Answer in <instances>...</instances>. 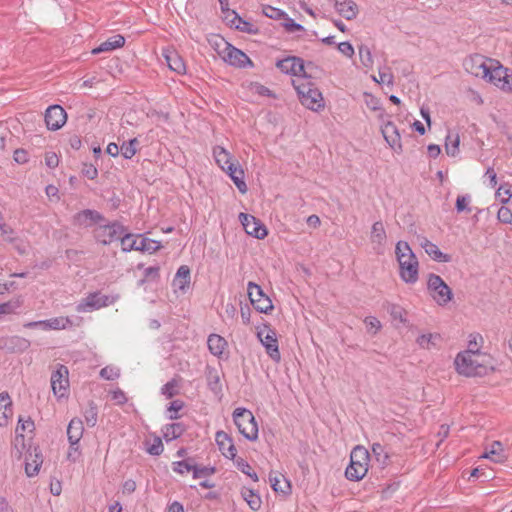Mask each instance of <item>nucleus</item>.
Returning a JSON list of instances; mask_svg holds the SVG:
<instances>
[{
    "mask_svg": "<svg viewBox=\"0 0 512 512\" xmlns=\"http://www.w3.org/2000/svg\"><path fill=\"white\" fill-rule=\"evenodd\" d=\"M454 363L457 372L465 377H481L493 370L485 354L472 353V350L458 353Z\"/></svg>",
    "mask_w": 512,
    "mask_h": 512,
    "instance_id": "f257e3e1",
    "label": "nucleus"
},
{
    "mask_svg": "<svg viewBox=\"0 0 512 512\" xmlns=\"http://www.w3.org/2000/svg\"><path fill=\"white\" fill-rule=\"evenodd\" d=\"M395 254L401 280L407 284H415L419 278V262L409 244L405 241H398Z\"/></svg>",
    "mask_w": 512,
    "mask_h": 512,
    "instance_id": "f03ea898",
    "label": "nucleus"
},
{
    "mask_svg": "<svg viewBox=\"0 0 512 512\" xmlns=\"http://www.w3.org/2000/svg\"><path fill=\"white\" fill-rule=\"evenodd\" d=\"M292 85L297 91L302 105L312 111H319L324 108V99L322 93L314 87L310 78H294Z\"/></svg>",
    "mask_w": 512,
    "mask_h": 512,
    "instance_id": "7ed1b4c3",
    "label": "nucleus"
},
{
    "mask_svg": "<svg viewBox=\"0 0 512 512\" xmlns=\"http://www.w3.org/2000/svg\"><path fill=\"white\" fill-rule=\"evenodd\" d=\"M370 455L367 449L362 446H356L350 454V464L345 470V476L348 480L359 481L368 472Z\"/></svg>",
    "mask_w": 512,
    "mask_h": 512,
    "instance_id": "20e7f679",
    "label": "nucleus"
},
{
    "mask_svg": "<svg viewBox=\"0 0 512 512\" xmlns=\"http://www.w3.org/2000/svg\"><path fill=\"white\" fill-rule=\"evenodd\" d=\"M217 53L220 58L231 66L245 68L252 66L253 63L250 58L240 49L232 46L230 43L225 41L223 38H219L216 41Z\"/></svg>",
    "mask_w": 512,
    "mask_h": 512,
    "instance_id": "39448f33",
    "label": "nucleus"
},
{
    "mask_svg": "<svg viewBox=\"0 0 512 512\" xmlns=\"http://www.w3.org/2000/svg\"><path fill=\"white\" fill-rule=\"evenodd\" d=\"M233 420L242 434L247 440L255 441L258 438V425L253 413L246 408H236L233 412Z\"/></svg>",
    "mask_w": 512,
    "mask_h": 512,
    "instance_id": "423d86ee",
    "label": "nucleus"
},
{
    "mask_svg": "<svg viewBox=\"0 0 512 512\" xmlns=\"http://www.w3.org/2000/svg\"><path fill=\"white\" fill-rule=\"evenodd\" d=\"M161 247L160 242L144 237L141 234L134 235L126 233L121 238V248L123 252L135 250L152 254L158 251Z\"/></svg>",
    "mask_w": 512,
    "mask_h": 512,
    "instance_id": "0eeeda50",
    "label": "nucleus"
},
{
    "mask_svg": "<svg viewBox=\"0 0 512 512\" xmlns=\"http://www.w3.org/2000/svg\"><path fill=\"white\" fill-rule=\"evenodd\" d=\"M276 66L285 74H290L295 78L307 79L311 78V74L307 70L313 67V63L308 62L305 64L301 58L290 56L277 61Z\"/></svg>",
    "mask_w": 512,
    "mask_h": 512,
    "instance_id": "6e6552de",
    "label": "nucleus"
},
{
    "mask_svg": "<svg viewBox=\"0 0 512 512\" xmlns=\"http://www.w3.org/2000/svg\"><path fill=\"white\" fill-rule=\"evenodd\" d=\"M50 381L52 392L58 400L68 398L70 392L69 370L65 365L57 364Z\"/></svg>",
    "mask_w": 512,
    "mask_h": 512,
    "instance_id": "1a4fd4ad",
    "label": "nucleus"
},
{
    "mask_svg": "<svg viewBox=\"0 0 512 512\" xmlns=\"http://www.w3.org/2000/svg\"><path fill=\"white\" fill-rule=\"evenodd\" d=\"M427 288L439 305H445L452 299V290L439 275L429 274Z\"/></svg>",
    "mask_w": 512,
    "mask_h": 512,
    "instance_id": "9d476101",
    "label": "nucleus"
},
{
    "mask_svg": "<svg viewBox=\"0 0 512 512\" xmlns=\"http://www.w3.org/2000/svg\"><path fill=\"white\" fill-rule=\"evenodd\" d=\"M126 234V228L119 222L99 225L94 230V236L97 242L103 245H109L116 240H120Z\"/></svg>",
    "mask_w": 512,
    "mask_h": 512,
    "instance_id": "9b49d317",
    "label": "nucleus"
},
{
    "mask_svg": "<svg viewBox=\"0 0 512 512\" xmlns=\"http://www.w3.org/2000/svg\"><path fill=\"white\" fill-rule=\"evenodd\" d=\"M257 337L259 338L262 345L265 347L266 353L269 355V357L273 361L279 362L281 359V355L279 351L277 334L275 329H273L270 325L265 324L262 327L258 328Z\"/></svg>",
    "mask_w": 512,
    "mask_h": 512,
    "instance_id": "f8f14e48",
    "label": "nucleus"
},
{
    "mask_svg": "<svg viewBox=\"0 0 512 512\" xmlns=\"http://www.w3.org/2000/svg\"><path fill=\"white\" fill-rule=\"evenodd\" d=\"M488 68L489 71L484 80L505 92L509 84V77L512 76V70L503 67L497 60H491Z\"/></svg>",
    "mask_w": 512,
    "mask_h": 512,
    "instance_id": "ddd939ff",
    "label": "nucleus"
},
{
    "mask_svg": "<svg viewBox=\"0 0 512 512\" xmlns=\"http://www.w3.org/2000/svg\"><path fill=\"white\" fill-rule=\"evenodd\" d=\"M114 299L100 292L89 293L77 305L76 311L79 313L91 312L113 304Z\"/></svg>",
    "mask_w": 512,
    "mask_h": 512,
    "instance_id": "4468645a",
    "label": "nucleus"
},
{
    "mask_svg": "<svg viewBox=\"0 0 512 512\" xmlns=\"http://www.w3.org/2000/svg\"><path fill=\"white\" fill-rule=\"evenodd\" d=\"M247 292L252 305L257 311L267 314L273 309L271 299L256 283L249 282L247 285Z\"/></svg>",
    "mask_w": 512,
    "mask_h": 512,
    "instance_id": "2eb2a0df",
    "label": "nucleus"
},
{
    "mask_svg": "<svg viewBox=\"0 0 512 512\" xmlns=\"http://www.w3.org/2000/svg\"><path fill=\"white\" fill-rule=\"evenodd\" d=\"M491 60L492 59L476 54L466 58L463 66L469 74L484 79L487 77Z\"/></svg>",
    "mask_w": 512,
    "mask_h": 512,
    "instance_id": "dca6fc26",
    "label": "nucleus"
},
{
    "mask_svg": "<svg viewBox=\"0 0 512 512\" xmlns=\"http://www.w3.org/2000/svg\"><path fill=\"white\" fill-rule=\"evenodd\" d=\"M239 219L247 234L257 239H264L267 236V229L265 225L256 217L240 213Z\"/></svg>",
    "mask_w": 512,
    "mask_h": 512,
    "instance_id": "f3484780",
    "label": "nucleus"
},
{
    "mask_svg": "<svg viewBox=\"0 0 512 512\" xmlns=\"http://www.w3.org/2000/svg\"><path fill=\"white\" fill-rule=\"evenodd\" d=\"M67 121V114L60 105H51L45 112V123L49 130L60 129Z\"/></svg>",
    "mask_w": 512,
    "mask_h": 512,
    "instance_id": "a211bd4d",
    "label": "nucleus"
},
{
    "mask_svg": "<svg viewBox=\"0 0 512 512\" xmlns=\"http://www.w3.org/2000/svg\"><path fill=\"white\" fill-rule=\"evenodd\" d=\"M381 132L391 149L397 154L402 153L401 135L397 126L392 121H387L381 126Z\"/></svg>",
    "mask_w": 512,
    "mask_h": 512,
    "instance_id": "6ab92c4d",
    "label": "nucleus"
},
{
    "mask_svg": "<svg viewBox=\"0 0 512 512\" xmlns=\"http://www.w3.org/2000/svg\"><path fill=\"white\" fill-rule=\"evenodd\" d=\"M215 440L223 456L228 459H235L237 451L232 438L226 432L218 431Z\"/></svg>",
    "mask_w": 512,
    "mask_h": 512,
    "instance_id": "aec40b11",
    "label": "nucleus"
},
{
    "mask_svg": "<svg viewBox=\"0 0 512 512\" xmlns=\"http://www.w3.org/2000/svg\"><path fill=\"white\" fill-rule=\"evenodd\" d=\"M104 220L102 214L95 210L85 209L74 216V224L83 227H89L92 224L99 223Z\"/></svg>",
    "mask_w": 512,
    "mask_h": 512,
    "instance_id": "412c9836",
    "label": "nucleus"
},
{
    "mask_svg": "<svg viewBox=\"0 0 512 512\" xmlns=\"http://www.w3.org/2000/svg\"><path fill=\"white\" fill-rule=\"evenodd\" d=\"M163 56L166 60L168 67L176 72L177 74H185L186 73V65L182 57L173 49H165L163 51Z\"/></svg>",
    "mask_w": 512,
    "mask_h": 512,
    "instance_id": "4be33fe9",
    "label": "nucleus"
},
{
    "mask_svg": "<svg viewBox=\"0 0 512 512\" xmlns=\"http://www.w3.org/2000/svg\"><path fill=\"white\" fill-rule=\"evenodd\" d=\"M481 457L495 463H504L508 459V455L505 453L504 446L500 441H493Z\"/></svg>",
    "mask_w": 512,
    "mask_h": 512,
    "instance_id": "5701e85b",
    "label": "nucleus"
},
{
    "mask_svg": "<svg viewBox=\"0 0 512 512\" xmlns=\"http://www.w3.org/2000/svg\"><path fill=\"white\" fill-rule=\"evenodd\" d=\"M190 282V268L186 265L180 266L174 276L173 287L175 290L185 293L190 286Z\"/></svg>",
    "mask_w": 512,
    "mask_h": 512,
    "instance_id": "b1692460",
    "label": "nucleus"
},
{
    "mask_svg": "<svg viewBox=\"0 0 512 512\" xmlns=\"http://www.w3.org/2000/svg\"><path fill=\"white\" fill-rule=\"evenodd\" d=\"M223 171L229 175L241 193H246L247 185L244 181V171L238 164L233 162L232 164H229L226 169H223Z\"/></svg>",
    "mask_w": 512,
    "mask_h": 512,
    "instance_id": "393cba45",
    "label": "nucleus"
},
{
    "mask_svg": "<svg viewBox=\"0 0 512 512\" xmlns=\"http://www.w3.org/2000/svg\"><path fill=\"white\" fill-rule=\"evenodd\" d=\"M13 415L12 401L8 393H0V427L8 425Z\"/></svg>",
    "mask_w": 512,
    "mask_h": 512,
    "instance_id": "a878e982",
    "label": "nucleus"
},
{
    "mask_svg": "<svg viewBox=\"0 0 512 512\" xmlns=\"http://www.w3.org/2000/svg\"><path fill=\"white\" fill-rule=\"evenodd\" d=\"M336 11L345 19L351 20L357 16L358 8L353 0H334Z\"/></svg>",
    "mask_w": 512,
    "mask_h": 512,
    "instance_id": "bb28decb",
    "label": "nucleus"
},
{
    "mask_svg": "<svg viewBox=\"0 0 512 512\" xmlns=\"http://www.w3.org/2000/svg\"><path fill=\"white\" fill-rule=\"evenodd\" d=\"M125 44V38L120 35H114L102 42L99 46L92 50V54L97 55L103 52L113 51L115 49L123 47Z\"/></svg>",
    "mask_w": 512,
    "mask_h": 512,
    "instance_id": "cd10ccee",
    "label": "nucleus"
},
{
    "mask_svg": "<svg viewBox=\"0 0 512 512\" xmlns=\"http://www.w3.org/2000/svg\"><path fill=\"white\" fill-rule=\"evenodd\" d=\"M84 426L80 418H73L67 427L68 441L72 445L79 444L80 439L83 436Z\"/></svg>",
    "mask_w": 512,
    "mask_h": 512,
    "instance_id": "c85d7f7f",
    "label": "nucleus"
},
{
    "mask_svg": "<svg viewBox=\"0 0 512 512\" xmlns=\"http://www.w3.org/2000/svg\"><path fill=\"white\" fill-rule=\"evenodd\" d=\"M387 240L386 230L382 221H376L371 227L370 241L375 248H382Z\"/></svg>",
    "mask_w": 512,
    "mask_h": 512,
    "instance_id": "c756f323",
    "label": "nucleus"
},
{
    "mask_svg": "<svg viewBox=\"0 0 512 512\" xmlns=\"http://www.w3.org/2000/svg\"><path fill=\"white\" fill-rule=\"evenodd\" d=\"M26 463H25V472L28 477H33L38 474L40 466L42 465V457L37 452L36 449H34V452H29L26 455Z\"/></svg>",
    "mask_w": 512,
    "mask_h": 512,
    "instance_id": "7c9ffc66",
    "label": "nucleus"
},
{
    "mask_svg": "<svg viewBox=\"0 0 512 512\" xmlns=\"http://www.w3.org/2000/svg\"><path fill=\"white\" fill-rule=\"evenodd\" d=\"M425 252L435 261L447 263L451 261V256L440 251L438 246L433 242L424 239L421 243Z\"/></svg>",
    "mask_w": 512,
    "mask_h": 512,
    "instance_id": "2f4dec72",
    "label": "nucleus"
},
{
    "mask_svg": "<svg viewBox=\"0 0 512 512\" xmlns=\"http://www.w3.org/2000/svg\"><path fill=\"white\" fill-rule=\"evenodd\" d=\"M207 345L214 356H221L227 346V341L220 335L211 334L208 337Z\"/></svg>",
    "mask_w": 512,
    "mask_h": 512,
    "instance_id": "473e14b6",
    "label": "nucleus"
},
{
    "mask_svg": "<svg viewBox=\"0 0 512 512\" xmlns=\"http://www.w3.org/2000/svg\"><path fill=\"white\" fill-rule=\"evenodd\" d=\"M241 496L253 511H257L260 509L262 504L261 497L253 489L243 487L241 489Z\"/></svg>",
    "mask_w": 512,
    "mask_h": 512,
    "instance_id": "72a5a7b5",
    "label": "nucleus"
},
{
    "mask_svg": "<svg viewBox=\"0 0 512 512\" xmlns=\"http://www.w3.org/2000/svg\"><path fill=\"white\" fill-rule=\"evenodd\" d=\"M269 481L274 491L281 492L283 494H288L290 492V482L283 475L270 473Z\"/></svg>",
    "mask_w": 512,
    "mask_h": 512,
    "instance_id": "f704fd0d",
    "label": "nucleus"
},
{
    "mask_svg": "<svg viewBox=\"0 0 512 512\" xmlns=\"http://www.w3.org/2000/svg\"><path fill=\"white\" fill-rule=\"evenodd\" d=\"M185 431V426L182 423H172L164 426L162 432L164 439L169 442L179 438Z\"/></svg>",
    "mask_w": 512,
    "mask_h": 512,
    "instance_id": "c9c22d12",
    "label": "nucleus"
},
{
    "mask_svg": "<svg viewBox=\"0 0 512 512\" xmlns=\"http://www.w3.org/2000/svg\"><path fill=\"white\" fill-rule=\"evenodd\" d=\"M213 156L217 163V165L223 170L226 169V167L229 164H232V156L231 154L223 147L216 146L213 149Z\"/></svg>",
    "mask_w": 512,
    "mask_h": 512,
    "instance_id": "e433bc0d",
    "label": "nucleus"
},
{
    "mask_svg": "<svg viewBox=\"0 0 512 512\" xmlns=\"http://www.w3.org/2000/svg\"><path fill=\"white\" fill-rule=\"evenodd\" d=\"M378 74L379 78H377L376 76H372L373 81L380 84H386L390 87L394 85V76L390 67L386 65L379 67Z\"/></svg>",
    "mask_w": 512,
    "mask_h": 512,
    "instance_id": "4c0bfd02",
    "label": "nucleus"
},
{
    "mask_svg": "<svg viewBox=\"0 0 512 512\" xmlns=\"http://www.w3.org/2000/svg\"><path fill=\"white\" fill-rule=\"evenodd\" d=\"M459 136L455 133H449L446 136V142H445V150L447 155L449 156H456L459 153Z\"/></svg>",
    "mask_w": 512,
    "mask_h": 512,
    "instance_id": "58836bf2",
    "label": "nucleus"
},
{
    "mask_svg": "<svg viewBox=\"0 0 512 512\" xmlns=\"http://www.w3.org/2000/svg\"><path fill=\"white\" fill-rule=\"evenodd\" d=\"M50 330H65L73 326V321L68 316H60L48 319Z\"/></svg>",
    "mask_w": 512,
    "mask_h": 512,
    "instance_id": "ea45409f",
    "label": "nucleus"
},
{
    "mask_svg": "<svg viewBox=\"0 0 512 512\" xmlns=\"http://www.w3.org/2000/svg\"><path fill=\"white\" fill-rule=\"evenodd\" d=\"M439 340H440L439 334L428 333V334L420 335L417 338L416 342L421 348L430 349V348L436 346L437 341H439Z\"/></svg>",
    "mask_w": 512,
    "mask_h": 512,
    "instance_id": "a19ab883",
    "label": "nucleus"
},
{
    "mask_svg": "<svg viewBox=\"0 0 512 512\" xmlns=\"http://www.w3.org/2000/svg\"><path fill=\"white\" fill-rule=\"evenodd\" d=\"M195 460L193 458L176 461L173 463V471L184 475L189 472H193Z\"/></svg>",
    "mask_w": 512,
    "mask_h": 512,
    "instance_id": "79ce46f5",
    "label": "nucleus"
},
{
    "mask_svg": "<svg viewBox=\"0 0 512 512\" xmlns=\"http://www.w3.org/2000/svg\"><path fill=\"white\" fill-rule=\"evenodd\" d=\"M235 465L238 470H240L245 475L249 476L254 482H257L259 480L256 472L252 469L250 464L243 458H237L235 460Z\"/></svg>",
    "mask_w": 512,
    "mask_h": 512,
    "instance_id": "37998d69",
    "label": "nucleus"
},
{
    "mask_svg": "<svg viewBox=\"0 0 512 512\" xmlns=\"http://www.w3.org/2000/svg\"><path fill=\"white\" fill-rule=\"evenodd\" d=\"M358 53L362 65L366 68H372L374 61L370 48L362 44L358 47Z\"/></svg>",
    "mask_w": 512,
    "mask_h": 512,
    "instance_id": "c03bdc74",
    "label": "nucleus"
},
{
    "mask_svg": "<svg viewBox=\"0 0 512 512\" xmlns=\"http://www.w3.org/2000/svg\"><path fill=\"white\" fill-rule=\"evenodd\" d=\"M138 141L136 138L124 142L120 147V152L125 159H131L137 152L136 145Z\"/></svg>",
    "mask_w": 512,
    "mask_h": 512,
    "instance_id": "a18cd8bd",
    "label": "nucleus"
},
{
    "mask_svg": "<svg viewBox=\"0 0 512 512\" xmlns=\"http://www.w3.org/2000/svg\"><path fill=\"white\" fill-rule=\"evenodd\" d=\"M84 418H85L86 424L89 427H94L96 425L97 418H98V411H97L96 405L93 402H91L89 404V407L85 410Z\"/></svg>",
    "mask_w": 512,
    "mask_h": 512,
    "instance_id": "49530a36",
    "label": "nucleus"
},
{
    "mask_svg": "<svg viewBox=\"0 0 512 512\" xmlns=\"http://www.w3.org/2000/svg\"><path fill=\"white\" fill-rule=\"evenodd\" d=\"M215 473L214 467H208V466H198L196 463L194 464L193 469V478L194 479H200L204 477H209Z\"/></svg>",
    "mask_w": 512,
    "mask_h": 512,
    "instance_id": "de8ad7c7",
    "label": "nucleus"
},
{
    "mask_svg": "<svg viewBox=\"0 0 512 512\" xmlns=\"http://www.w3.org/2000/svg\"><path fill=\"white\" fill-rule=\"evenodd\" d=\"M483 344V337L478 333L469 335L468 349L472 350V353H480V348Z\"/></svg>",
    "mask_w": 512,
    "mask_h": 512,
    "instance_id": "09e8293b",
    "label": "nucleus"
},
{
    "mask_svg": "<svg viewBox=\"0 0 512 512\" xmlns=\"http://www.w3.org/2000/svg\"><path fill=\"white\" fill-rule=\"evenodd\" d=\"M159 266L147 267L144 270V279L139 281V285L144 284L146 281H155L159 279Z\"/></svg>",
    "mask_w": 512,
    "mask_h": 512,
    "instance_id": "8fccbe9b",
    "label": "nucleus"
},
{
    "mask_svg": "<svg viewBox=\"0 0 512 512\" xmlns=\"http://www.w3.org/2000/svg\"><path fill=\"white\" fill-rule=\"evenodd\" d=\"M100 376L106 380H115L120 376V369L114 366H106L101 369Z\"/></svg>",
    "mask_w": 512,
    "mask_h": 512,
    "instance_id": "3c124183",
    "label": "nucleus"
},
{
    "mask_svg": "<svg viewBox=\"0 0 512 512\" xmlns=\"http://www.w3.org/2000/svg\"><path fill=\"white\" fill-rule=\"evenodd\" d=\"M163 443L159 437H155L153 443L149 444L146 448V451L153 456H158L163 452Z\"/></svg>",
    "mask_w": 512,
    "mask_h": 512,
    "instance_id": "603ef678",
    "label": "nucleus"
},
{
    "mask_svg": "<svg viewBox=\"0 0 512 512\" xmlns=\"http://www.w3.org/2000/svg\"><path fill=\"white\" fill-rule=\"evenodd\" d=\"M471 202V197L469 195L458 196L456 200V210L457 212H471V208L469 204Z\"/></svg>",
    "mask_w": 512,
    "mask_h": 512,
    "instance_id": "864d4df0",
    "label": "nucleus"
},
{
    "mask_svg": "<svg viewBox=\"0 0 512 512\" xmlns=\"http://www.w3.org/2000/svg\"><path fill=\"white\" fill-rule=\"evenodd\" d=\"M183 405L184 404L181 400L172 401L167 408L168 418L171 420L177 419L179 417L177 413L183 408Z\"/></svg>",
    "mask_w": 512,
    "mask_h": 512,
    "instance_id": "5fc2aeb1",
    "label": "nucleus"
},
{
    "mask_svg": "<svg viewBox=\"0 0 512 512\" xmlns=\"http://www.w3.org/2000/svg\"><path fill=\"white\" fill-rule=\"evenodd\" d=\"M263 14L271 19L279 20L285 13L281 9L266 5L263 6Z\"/></svg>",
    "mask_w": 512,
    "mask_h": 512,
    "instance_id": "6e6d98bb",
    "label": "nucleus"
},
{
    "mask_svg": "<svg viewBox=\"0 0 512 512\" xmlns=\"http://www.w3.org/2000/svg\"><path fill=\"white\" fill-rule=\"evenodd\" d=\"M177 382L173 379L168 381L162 388L161 393L167 398H172L177 394Z\"/></svg>",
    "mask_w": 512,
    "mask_h": 512,
    "instance_id": "4d7b16f0",
    "label": "nucleus"
},
{
    "mask_svg": "<svg viewBox=\"0 0 512 512\" xmlns=\"http://www.w3.org/2000/svg\"><path fill=\"white\" fill-rule=\"evenodd\" d=\"M389 312L393 319L399 320L402 323L406 322V312L401 306L393 304L391 305Z\"/></svg>",
    "mask_w": 512,
    "mask_h": 512,
    "instance_id": "13d9d810",
    "label": "nucleus"
},
{
    "mask_svg": "<svg viewBox=\"0 0 512 512\" xmlns=\"http://www.w3.org/2000/svg\"><path fill=\"white\" fill-rule=\"evenodd\" d=\"M497 218L500 222L509 224L512 221V212L508 207L502 206L498 210Z\"/></svg>",
    "mask_w": 512,
    "mask_h": 512,
    "instance_id": "bf43d9fd",
    "label": "nucleus"
},
{
    "mask_svg": "<svg viewBox=\"0 0 512 512\" xmlns=\"http://www.w3.org/2000/svg\"><path fill=\"white\" fill-rule=\"evenodd\" d=\"M496 197L500 200L501 203L506 204L512 197V192L509 188L500 186L496 191Z\"/></svg>",
    "mask_w": 512,
    "mask_h": 512,
    "instance_id": "052dcab7",
    "label": "nucleus"
},
{
    "mask_svg": "<svg viewBox=\"0 0 512 512\" xmlns=\"http://www.w3.org/2000/svg\"><path fill=\"white\" fill-rule=\"evenodd\" d=\"M19 430L32 432L34 430V422L30 418L24 419L19 417L16 432L18 433Z\"/></svg>",
    "mask_w": 512,
    "mask_h": 512,
    "instance_id": "680f3d73",
    "label": "nucleus"
},
{
    "mask_svg": "<svg viewBox=\"0 0 512 512\" xmlns=\"http://www.w3.org/2000/svg\"><path fill=\"white\" fill-rule=\"evenodd\" d=\"M337 48L340 53H342L344 56H346L348 58H351L355 53L352 44L348 41L339 43L337 45Z\"/></svg>",
    "mask_w": 512,
    "mask_h": 512,
    "instance_id": "e2e57ef3",
    "label": "nucleus"
},
{
    "mask_svg": "<svg viewBox=\"0 0 512 512\" xmlns=\"http://www.w3.org/2000/svg\"><path fill=\"white\" fill-rule=\"evenodd\" d=\"M364 323L366 328L370 331L374 329V333H376L381 328L380 321L374 316H368L364 319Z\"/></svg>",
    "mask_w": 512,
    "mask_h": 512,
    "instance_id": "0e129e2a",
    "label": "nucleus"
},
{
    "mask_svg": "<svg viewBox=\"0 0 512 512\" xmlns=\"http://www.w3.org/2000/svg\"><path fill=\"white\" fill-rule=\"evenodd\" d=\"M364 96L365 103L371 110L375 111L380 109V101L378 98L369 93H365Z\"/></svg>",
    "mask_w": 512,
    "mask_h": 512,
    "instance_id": "69168bd1",
    "label": "nucleus"
},
{
    "mask_svg": "<svg viewBox=\"0 0 512 512\" xmlns=\"http://www.w3.org/2000/svg\"><path fill=\"white\" fill-rule=\"evenodd\" d=\"M82 174L85 177H87L88 179L93 180L98 176V170L92 164H84V167L82 169Z\"/></svg>",
    "mask_w": 512,
    "mask_h": 512,
    "instance_id": "338daca9",
    "label": "nucleus"
},
{
    "mask_svg": "<svg viewBox=\"0 0 512 512\" xmlns=\"http://www.w3.org/2000/svg\"><path fill=\"white\" fill-rule=\"evenodd\" d=\"M15 162L19 164L27 163L29 160L28 153L24 149H16L13 154Z\"/></svg>",
    "mask_w": 512,
    "mask_h": 512,
    "instance_id": "774afa93",
    "label": "nucleus"
}]
</instances>
